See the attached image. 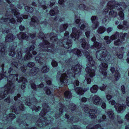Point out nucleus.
<instances>
[{
    "mask_svg": "<svg viewBox=\"0 0 129 129\" xmlns=\"http://www.w3.org/2000/svg\"><path fill=\"white\" fill-rule=\"evenodd\" d=\"M120 76L117 71H116L115 75V81H117L119 78Z\"/></svg>",
    "mask_w": 129,
    "mask_h": 129,
    "instance_id": "nucleus-47",
    "label": "nucleus"
},
{
    "mask_svg": "<svg viewBox=\"0 0 129 129\" xmlns=\"http://www.w3.org/2000/svg\"><path fill=\"white\" fill-rule=\"evenodd\" d=\"M126 105H114V107L118 112H122L125 110Z\"/></svg>",
    "mask_w": 129,
    "mask_h": 129,
    "instance_id": "nucleus-21",
    "label": "nucleus"
},
{
    "mask_svg": "<svg viewBox=\"0 0 129 129\" xmlns=\"http://www.w3.org/2000/svg\"><path fill=\"white\" fill-rule=\"evenodd\" d=\"M39 69L36 67H34L31 69L29 73L30 76H34L37 74L39 71Z\"/></svg>",
    "mask_w": 129,
    "mask_h": 129,
    "instance_id": "nucleus-19",
    "label": "nucleus"
},
{
    "mask_svg": "<svg viewBox=\"0 0 129 129\" xmlns=\"http://www.w3.org/2000/svg\"><path fill=\"white\" fill-rule=\"evenodd\" d=\"M1 21L2 22H6V23H8L9 22V19L2 17L1 18Z\"/></svg>",
    "mask_w": 129,
    "mask_h": 129,
    "instance_id": "nucleus-56",
    "label": "nucleus"
},
{
    "mask_svg": "<svg viewBox=\"0 0 129 129\" xmlns=\"http://www.w3.org/2000/svg\"><path fill=\"white\" fill-rule=\"evenodd\" d=\"M86 6L83 4H80L79 6V8L81 10H83L86 9Z\"/></svg>",
    "mask_w": 129,
    "mask_h": 129,
    "instance_id": "nucleus-53",
    "label": "nucleus"
},
{
    "mask_svg": "<svg viewBox=\"0 0 129 129\" xmlns=\"http://www.w3.org/2000/svg\"><path fill=\"white\" fill-rule=\"evenodd\" d=\"M21 48H19L18 49L17 52V54L16 55V58L17 59H19V62L20 64H22L23 63V60L21 59L22 57V53H21Z\"/></svg>",
    "mask_w": 129,
    "mask_h": 129,
    "instance_id": "nucleus-18",
    "label": "nucleus"
},
{
    "mask_svg": "<svg viewBox=\"0 0 129 129\" xmlns=\"http://www.w3.org/2000/svg\"><path fill=\"white\" fill-rule=\"evenodd\" d=\"M97 95H95L94 96H93L92 98V99L93 100V103H94L96 104L97 103Z\"/></svg>",
    "mask_w": 129,
    "mask_h": 129,
    "instance_id": "nucleus-61",
    "label": "nucleus"
},
{
    "mask_svg": "<svg viewBox=\"0 0 129 129\" xmlns=\"http://www.w3.org/2000/svg\"><path fill=\"white\" fill-rule=\"evenodd\" d=\"M97 104H99V105H105V103H103L102 100L100 98L97 96Z\"/></svg>",
    "mask_w": 129,
    "mask_h": 129,
    "instance_id": "nucleus-48",
    "label": "nucleus"
},
{
    "mask_svg": "<svg viewBox=\"0 0 129 129\" xmlns=\"http://www.w3.org/2000/svg\"><path fill=\"white\" fill-rule=\"evenodd\" d=\"M99 52L101 54V56L98 59L102 61H107L110 58L111 56L109 52H108L106 50L103 49L99 51Z\"/></svg>",
    "mask_w": 129,
    "mask_h": 129,
    "instance_id": "nucleus-7",
    "label": "nucleus"
},
{
    "mask_svg": "<svg viewBox=\"0 0 129 129\" xmlns=\"http://www.w3.org/2000/svg\"><path fill=\"white\" fill-rule=\"evenodd\" d=\"M68 78V77L65 73L61 74L60 72H58L57 73L56 76L57 79L60 80L62 85L61 86L66 84L68 80L67 79Z\"/></svg>",
    "mask_w": 129,
    "mask_h": 129,
    "instance_id": "nucleus-8",
    "label": "nucleus"
},
{
    "mask_svg": "<svg viewBox=\"0 0 129 129\" xmlns=\"http://www.w3.org/2000/svg\"><path fill=\"white\" fill-rule=\"evenodd\" d=\"M70 122H72V123L76 122L78 121H80V119L77 116V118H74L73 117H70Z\"/></svg>",
    "mask_w": 129,
    "mask_h": 129,
    "instance_id": "nucleus-38",
    "label": "nucleus"
},
{
    "mask_svg": "<svg viewBox=\"0 0 129 129\" xmlns=\"http://www.w3.org/2000/svg\"><path fill=\"white\" fill-rule=\"evenodd\" d=\"M9 21L11 23L14 24L16 22L15 20L13 17L9 19Z\"/></svg>",
    "mask_w": 129,
    "mask_h": 129,
    "instance_id": "nucleus-63",
    "label": "nucleus"
},
{
    "mask_svg": "<svg viewBox=\"0 0 129 129\" xmlns=\"http://www.w3.org/2000/svg\"><path fill=\"white\" fill-rule=\"evenodd\" d=\"M105 30V28L103 27H100L97 30V32L100 34L103 33Z\"/></svg>",
    "mask_w": 129,
    "mask_h": 129,
    "instance_id": "nucleus-43",
    "label": "nucleus"
},
{
    "mask_svg": "<svg viewBox=\"0 0 129 129\" xmlns=\"http://www.w3.org/2000/svg\"><path fill=\"white\" fill-rule=\"evenodd\" d=\"M120 116L119 115H117V120L116 121L114 119H114L113 120H111V121H112L113 122V124L115 125H116L117 124V123H121L123 122V121L121 119H120Z\"/></svg>",
    "mask_w": 129,
    "mask_h": 129,
    "instance_id": "nucleus-37",
    "label": "nucleus"
},
{
    "mask_svg": "<svg viewBox=\"0 0 129 129\" xmlns=\"http://www.w3.org/2000/svg\"><path fill=\"white\" fill-rule=\"evenodd\" d=\"M38 21L37 18L36 17H33L31 19V21L30 22V24L32 26L35 27L38 24Z\"/></svg>",
    "mask_w": 129,
    "mask_h": 129,
    "instance_id": "nucleus-24",
    "label": "nucleus"
},
{
    "mask_svg": "<svg viewBox=\"0 0 129 129\" xmlns=\"http://www.w3.org/2000/svg\"><path fill=\"white\" fill-rule=\"evenodd\" d=\"M68 24H62L60 26L59 29L60 32H62L66 30L68 26Z\"/></svg>",
    "mask_w": 129,
    "mask_h": 129,
    "instance_id": "nucleus-28",
    "label": "nucleus"
},
{
    "mask_svg": "<svg viewBox=\"0 0 129 129\" xmlns=\"http://www.w3.org/2000/svg\"><path fill=\"white\" fill-rule=\"evenodd\" d=\"M116 5H117V7L118 6L120 8H119V10L122 11H123L126 7V5L124 3H120V4H116Z\"/></svg>",
    "mask_w": 129,
    "mask_h": 129,
    "instance_id": "nucleus-29",
    "label": "nucleus"
},
{
    "mask_svg": "<svg viewBox=\"0 0 129 129\" xmlns=\"http://www.w3.org/2000/svg\"><path fill=\"white\" fill-rule=\"evenodd\" d=\"M75 90L76 92L79 95L83 94L84 93V91H85L80 87L76 88Z\"/></svg>",
    "mask_w": 129,
    "mask_h": 129,
    "instance_id": "nucleus-31",
    "label": "nucleus"
},
{
    "mask_svg": "<svg viewBox=\"0 0 129 129\" xmlns=\"http://www.w3.org/2000/svg\"><path fill=\"white\" fill-rule=\"evenodd\" d=\"M118 28L119 29H122L123 30H126L124 26H123L122 25L119 24L117 26Z\"/></svg>",
    "mask_w": 129,
    "mask_h": 129,
    "instance_id": "nucleus-59",
    "label": "nucleus"
},
{
    "mask_svg": "<svg viewBox=\"0 0 129 129\" xmlns=\"http://www.w3.org/2000/svg\"><path fill=\"white\" fill-rule=\"evenodd\" d=\"M118 14L121 20H123L124 19V14L122 11H121L119 12Z\"/></svg>",
    "mask_w": 129,
    "mask_h": 129,
    "instance_id": "nucleus-50",
    "label": "nucleus"
},
{
    "mask_svg": "<svg viewBox=\"0 0 129 129\" xmlns=\"http://www.w3.org/2000/svg\"><path fill=\"white\" fill-rule=\"evenodd\" d=\"M96 19V17L95 16H92L91 18V20L93 23L92 27L93 29H95L96 27L97 21Z\"/></svg>",
    "mask_w": 129,
    "mask_h": 129,
    "instance_id": "nucleus-25",
    "label": "nucleus"
},
{
    "mask_svg": "<svg viewBox=\"0 0 129 129\" xmlns=\"http://www.w3.org/2000/svg\"><path fill=\"white\" fill-rule=\"evenodd\" d=\"M14 39L13 35L12 34L10 33L6 36L5 41L6 42H13Z\"/></svg>",
    "mask_w": 129,
    "mask_h": 129,
    "instance_id": "nucleus-17",
    "label": "nucleus"
},
{
    "mask_svg": "<svg viewBox=\"0 0 129 129\" xmlns=\"http://www.w3.org/2000/svg\"><path fill=\"white\" fill-rule=\"evenodd\" d=\"M71 70L75 74H80L81 71V66L79 65L73 66L72 67Z\"/></svg>",
    "mask_w": 129,
    "mask_h": 129,
    "instance_id": "nucleus-14",
    "label": "nucleus"
},
{
    "mask_svg": "<svg viewBox=\"0 0 129 129\" xmlns=\"http://www.w3.org/2000/svg\"><path fill=\"white\" fill-rule=\"evenodd\" d=\"M46 36H49L50 41L52 42H55L58 39L57 35L54 33H51L50 35H49V34H47V35Z\"/></svg>",
    "mask_w": 129,
    "mask_h": 129,
    "instance_id": "nucleus-15",
    "label": "nucleus"
},
{
    "mask_svg": "<svg viewBox=\"0 0 129 129\" xmlns=\"http://www.w3.org/2000/svg\"><path fill=\"white\" fill-rule=\"evenodd\" d=\"M51 65L53 67H56L58 66V63L55 60H53L51 62Z\"/></svg>",
    "mask_w": 129,
    "mask_h": 129,
    "instance_id": "nucleus-54",
    "label": "nucleus"
},
{
    "mask_svg": "<svg viewBox=\"0 0 129 129\" xmlns=\"http://www.w3.org/2000/svg\"><path fill=\"white\" fill-rule=\"evenodd\" d=\"M108 66V65L105 63H102L100 66L101 70L102 71V74L104 76V78H105L106 77L107 73L106 71L107 70Z\"/></svg>",
    "mask_w": 129,
    "mask_h": 129,
    "instance_id": "nucleus-13",
    "label": "nucleus"
},
{
    "mask_svg": "<svg viewBox=\"0 0 129 129\" xmlns=\"http://www.w3.org/2000/svg\"><path fill=\"white\" fill-rule=\"evenodd\" d=\"M102 47V44L101 43H99L97 42V52H100L99 51L102 50L101 49L100 50H98L99 49H101Z\"/></svg>",
    "mask_w": 129,
    "mask_h": 129,
    "instance_id": "nucleus-57",
    "label": "nucleus"
},
{
    "mask_svg": "<svg viewBox=\"0 0 129 129\" xmlns=\"http://www.w3.org/2000/svg\"><path fill=\"white\" fill-rule=\"evenodd\" d=\"M18 74H11L9 75L7 78L8 81L10 83L11 82L13 85V82L15 81H17L18 83L23 82V83L21 87V88L22 89H24L26 87L25 83L26 82V79L23 77H20L18 79Z\"/></svg>",
    "mask_w": 129,
    "mask_h": 129,
    "instance_id": "nucleus-4",
    "label": "nucleus"
},
{
    "mask_svg": "<svg viewBox=\"0 0 129 129\" xmlns=\"http://www.w3.org/2000/svg\"><path fill=\"white\" fill-rule=\"evenodd\" d=\"M25 9L26 11L31 13L33 12L34 11L33 8L28 6L25 7Z\"/></svg>",
    "mask_w": 129,
    "mask_h": 129,
    "instance_id": "nucleus-46",
    "label": "nucleus"
},
{
    "mask_svg": "<svg viewBox=\"0 0 129 129\" xmlns=\"http://www.w3.org/2000/svg\"><path fill=\"white\" fill-rule=\"evenodd\" d=\"M116 5V2L115 0H112L108 2L107 4L108 9H106L104 11V13L106 14L108 11L109 9H112L115 8V5Z\"/></svg>",
    "mask_w": 129,
    "mask_h": 129,
    "instance_id": "nucleus-12",
    "label": "nucleus"
},
{
    "mask_svg": "<svg viewBox=\"0 0 129 129\" xmlns=\"http://www.w3.org/2000/svg\"><path fill=\"white\" fill-rule=\"evenodd\" d=\"M86 57L88 60V64L89 66L87 67L85 69L86 72L89 74V75L90 77H93L94 76V70H91L90 69V67H92L94 66V62L92 60V58L90 54L88 51H85V52Z\"/></svg>",
    "mask_w": 129,
    "mask_h": 129,
    "instance_id": "nucleus-3",
    "label": "nucleus"
},
{
    "mask_svg": "<svg viewBox=\"0 0 129 129\" xmlns=\"http://www.w3.org/2000/svg\"><path fill=\"white\" fill-rule=\"evenodd\" d=\"M66 106H67L68 109L67 107H65L64 105H61V106H59L60 107L58 112L56 111L54 112H52V110L49 109L48 105H42L43 109L39 114L40 116L42 117H40L37 121L36 123V125L39 127H41L46 126L51 123H52L53 119L51 115L49 116V117H45L44 118H43L44 116L47 114H51L56 119H57L61 116L64 111L67 112L71 111L72 112L74 113L75 114H80L79 113H78L79 112L77 110L76 105ZM79 115V116H80Z\"/></svg>",
    "mask_w": 129,
    "mask_h": 129,
    "instance_id": "nucleus-1",
    "label": "nucleus"
},
{
    "mask_svg": "<svg viewBox=\"0 0 129 129\" xmlns=\"http://www.w3.org/2000/svg\"><path fill=\"white\" fill-rule=\"evenodd\" d=\"M106 116L105 115H103L102 117L100 119L98 120V121L99 122H103L105 121L106 119Z\"/></svg>",
    "mask_w": 129,
    "mask_h": 129,
    "instance_id": "nucleus-55",
    "label": "nucleus"
},
{
    "mask_svg": "<svg viewBox=\"0 0 129 129\" xmlns=\"http://www.w3.org/2000/svg\"><path fill=\"white\" fill-rule=\"evenodd\" d=\"M64 96L66 99H70L72 97V94L69 91H66L64 93Z\"/></svg>",
    "mask_w": 129,
    "mask_h": 129,
    "instance_id": "nucleus-33",
    "label": "nucleus"
},
{
    "mask_svg": "<svg viewBox=\"0 0 129 129\" xmlns=\"http://www.w3.org/2000/svg\"><path fill=\"white\" fill-rule=\"evenodd\" d=\"M18 38L19 40L25 39L27 40L28 37L27 35L23 32H20L17 35Z\"/></svg>",
    "mask_w": 129,
    "mask_h": 129,
    "instance_id": "nucleus-22",
    "label": "nucleus"
},
{
    "mask_svg": "<svg viewBox=\"0 0 129 129\" xmlns=\"http://www.w3.org/2000/svg\"><path fill=\"white\" fill-rule=\"evenodd\" d=\"M79 42L82 46V47L84 49H87L89 47V45L87 43L84 39H81L79 41Z\"/></svg>",
    "mask_w": 129,
    "mask_h": 129,
    "instance_id": "nucleus-16",
    "label": "nucleus"
},
{
    "mask_svg": "<svg viewBox=\"0 0 129 129\" xmlns=\"http://www.w3.org/2000/svg\"><path fill=\"white\" fill-rule=\"evenodd\" d=\"M39 69L36 67H34L31 69L29 73L30 76H34L37 74L39 71Z\"/></svg>",
    "mask_w": 129,
    "mask_h": 129,
    "instance_id": "nucleus-20",
    "label": "nucleus"
},
{
    "mask_svg": "<svg viewBox=\"0 0 129 129\" xmlns=\"http://www.w3.org/2000/svg\"><path fill=\"white\" fill-rule=\"evenodd\" d=\"M11 7L12 14H13L17 18V21L18 22H21L23 20V19L21 17H19L20 14L17 11V9L13 5L11 4Z\"/></svg>",
    "mask_w": 129,
    "mask_h": 129,
    "instance_id": "nucleus-9",
    "label": "nucleus"
},
{
    "mask_svg": "<svg viewBox=\"0 0 129 129\" xmlns=\"http://www.w3.org/2000/svg\"><path fill=\"white\" fill-rule=\"evenodd\" d=\"M82 33V32L80 30L77 31L76 28L73 27L72 28L71 37L74 40H75L76 39H78L79 36L81 35Z\"/></svg>",
    "mask_w": 129,
    "mask_h": 129,
    "instance_id": "nucleus-11",
    "label": "nucleus"
},
{
    "mask_svg": "<svg viewBox=\"0 0 129 129\" xmlns=\"http://www.w3.org/2000/svg\"><path fill=\"white\" fill-rule=\"evenodd\" d=\"M27 69V67L26 66L23 65L21 67V69L22 71L23 72H25Z\"/></svg>",
    "mask_w": 129,
    "mask_h": 129,
    "instance_id": "nucleus-58",
    "label": "nucleus"
},
{
    "mask_svg": "<svg viewBox=\"0 0 129 129\" xmlns=\"http://www.w3.org/2000/svg\"><path fill=\"white\" fill-rule=\"evenodd\" d=\"M35 60L36 61L38 62V63L41 65H42L43 63V62L44 61V59L42 58L39 55L38 56L36 57Z\"/></svg>",
    "mask_w": 129,
    "mask_h": 129,
    "instance_id": "nucleus-32",
    "label": "nucleus"
},
{
    "mask_svg": "<svg viewBox=\"0 0 129 129\" xmlns=\"http://www.w3.org/2000/svg\"><path fill=\"white\" fill-rule=\"evenodd\" d=\"M17 121L18 122L19 125H21V126H22V125H23L25 126H28V124L27 123H25V121L24 120H20L19 119L17 120Z\"/></svg>",
    "mask_w": 129,
    "mask_h": 129,
    "instance_id": "nucleus-42",
    "label": "nucleus"
},
{
    "mask_svg": "<svg viewBox=\"0 0 129 129\" xmlns=\"http://www.w3.org/2000/svg\"><path fill=\"white\" fill-rule=\"evenodd\" d=\"M44 90L45 91L47 94L49 95L52 94V92L49 88L45 87V88H44Z\"/></svg>",
    "mask_w": 129,
    "mask_h": 129,
    "instance_id": "nucleus-51",
    "label": "nucleus"
},
{
    "mask_svg": "<svg viewBox=\"0 0 129 129\" xmlns=\"http://www.w3.org/2000/svg\"><path fill=\"white\" fill-rule=\"evenodd\" d=\"M4 87V91L0 92V100L7 96L8 93H12L14 90V85L11 82L8 81Z\"/></svg>",
    "mask_w": 129,
    "mask_h": 129,
    "instance_id": "nucleus-5",
    "label": "nucleus"
},
{
    "mask_svg": "<svg viewBox=\"0 0 129 129\" xmlns=\"http://www.w3.org/2000/svg\"><path fill=\"white\" fill-rule=\"evenodd\" d=\"M11 110L12 112L15 113L16 114H19V110H17L16 107L15 106V105L11 107Z\"/></svg>",
    "mask_w": 129,
    "mask_h": 129,
    "instance_id": "nucleus-40",
    "label": "nucleus"
},
{
    "mask_svg": "<svg viewBox=\"0 0 129 129\" xmlns=\"http://www.w3.org/2000/svg\"><path fill=\"white\" fill-rule=\"evenodd\" d=\"M84 111L85 113L89 114V116L91 118H94L96 117L95 114L96 113L97 110L94 109H89L87 107H85L84 108Z\"/></svg>",
    "mask_w": 129,
    "mask_h": 129,
    "instance_id": "nucleus-10",
    "label": "nucleus"
},
{
    "mask_svg": "<svg viewBox=\"0 0 129 129\" xmlns=\"http://www.w3.org/2000/svg\"><path fill=\"white\" fill-rule=\"evenodd\" d=\"M7 53L5 50V48L3 45L0 46V55L3 56Z\"/></svg>",
    "mask_w": 129,
    "mask_h": 129,
    "instance_id": "nucleus-26",
    "label": "nucleus"
},
{
    "mask_svg": "<svg viewBox=\"0 0 129 129\" xmlns=\"http://www.w3.org/2000/svg\"><path fill=\"white\" fill-rule=\"evenodd\" d=\"M107 114L111 120H113L114 118V115L113 112L112 111H108L107 112Z\"/></svg>",
    "mask_w": 129,
    "mask_h": 129,
    "instance_id": "nucleus-39",
    "label": "nucleus"
},
{
    "mask_svg": "<svg viewBox=\"0 0 129 129\" xmlns=\"http://www.w3.org/2000/svg\"><path fill=\"white\" fill-rule=\"evenodd\" d=\"M71 129H80V128L77 125H75L72 126L71 127Z\"/></svg>",
    "mask_w": 129,
    "mask_h": 129,
    "instance_id": "nucleus-64",
    "label": "nucleus"
},
{
    "mask_svg": "<svg viewBox=\"0 0 129 129\" xmlns=\"http://www.w3.org/2000/svg\"><path fill=\"white\" fill-rule=\"evenodd\" d=\"M90 90L92 93H95L97 91V85H94L90 89Z\"/></svg>",
    "mask_w": 129,
    "mask_h": 129,
    "instance_id": "nucleus-44",
    "label": "nucleus"
},
{
    "mask_svg": "<svg viewBox=\"0 0 129 129\" xmlns=\"http://www.w3.org/2000/svg\"><path fill=\"white\" fill-rule=\"evenodd\" d=\"M79 84V81L76 80L73 83H71L69 84V89L70 90H72L73 89H75V85L76 86H78Z\"/></svg>",
    "mask_w": 129,
    "mask_h": 129,
    "instance_id": "nucleus-23",
    "label": "nucleus"
},
{
    "mask_svg": "<svg viewBox=\"0 0 129 129\" xmlns=\"http://www.w3.org/2000/svg\"><path fill=\"white\" fill-rule=\"evenodd\" d=\"M46 35H47L45 36L43 33L41 31L39 32L38 35V37L39 38H41L43 41V42L40 44V46L42 47L40 51L41 52L43 51L46 52H51L52 51L51 50L48 48H50L49 43L47 41Z\"/></svg>",
    "mask_w": 129,
    "mask_h": 129,
    "instance_id": "nucleus-2",
    "label": "nucleus"
},
{
    "mask_svg": "<svg viewBox=\"0 0 129 129\" xmlns=\"http://www.w3.org/2000/svg\"><path fill=\"white\" fill-rule=\"evenodd\" d=\"M69 34L68 31H66L64 34V39L62 42L61 46H63L64 47L67 49H69L72 46L71 40H68L67 39L69 37Z\"/></svg>",
    "mask_w": 129,
    "mask_h": 129,
    "instance_id": "nucleus-6",
    "label": "nucleus"
},
{
    "mask_svg": "<svg viewBox=\"0 0 129 129\" xmlns=\"http://www.w3.org/2000/svg\"><path fill=\"white\" fill-rule=\"evenodd\" d=\"M58 12L57 8L56 7L50 10L49 12L50 15L52 16L55 15Z\"/></svg>",
    "mask_w": 129,
    "mask_h": 129,
    "instance_id": "nucleus-34",
    "label": "nucleus"
},
{
    "mask_svg": "<svg viewBox=\"0 0 129 129\" xmlns=\"http://www.w3.org/2000/svg\"><path fill=\"white\" fill-rule=\"evenodd\" d=\"M49 68L46 66H45L43 67L41 71L42 72L46 73L49 71Z\"/></svg>",
    "mask_w": 129,
    "mask_h": 129,
    "instance_id": "nucleus-45",
    "label": "nucleus"
},
{
    "mask_svg": "<svg viewBox=\"0 0 129 129\" xmlns=\"http://www.w3.org/2000/svg\"><path fill=\"white\" fill-rule=\"evenodd\" d=\"M122 43V41L120 39H118L114 42V44L115 45L118 46L120 45Z\"/></svg>",
    "mask_w": 129,
    "mask_h": 129,
    "instance_id": "nucleus-49",
    "label": "nucleus"
},
{
    "mask_svg": "<svg viewBox=\"0 0 129 129\" xmlns=\"http://www.w3.org/2000/svg\"><path fill=\"white\" fill-rule=\"evenodd\" d=\"M16 54L15 51L14 50H11L9 53V55L12 57L14 56Z\"/></svg>",
    "mask_w": 129,
    "mask_h": 129,
    "instance_id": "nucleus-52",
    "label": "nucleus"
},
{
    "mask_svg": "<svg viewBox=\"0 0 129 129\" xmlns=\"http://www.w3.org/2000/svg\"><path fill=\"white\" fill-rule=\"evenodd\" d=\"M109 16L110 17L115 18L117 16V12L114 11L110 10L109 13Z\"/></svg>",
    "mask_w": 129,
    "mask_h": 129,
    "instance_id": "nucleus-35",
    "label": "nucleus"
},
{
    "mask_svg": "<svg viewBox=\"0 0 129 129\" xmlns=\"http://www.w3.org/2000/svg\"><path fill=\"white\" fill-rule=\"evenodd\" d=\"M96 43L97 42H94L93 43V45L91 46V48L94 49H96L97 48Z\"/></svg>",
    "mask_w": 129,
    "mask_h": 129,
    "instance_id": "nucleus-62",
    "label": "nucleus"
},
{
    "mask_svg": "<svg viewBox=\"0 0 129 129\" xmlns=\"http://www.w3.org/2000/svg\"><path fill=\"white\" fill-rule=\"evenodd\" d=\"M26 53L24 57V60H28L30 58H31L32 57V54L29 52V51L28 49L26 51Z\"/></svg>",
    "mask_w": 129,
    "mask_h": 129,
    "instance_id": "nucleus-27",
    "label": "nucleus"
},
{
    "mask_svg": "<svg viewBox=\"0 0 129 129\" xmlns=\"http://www.w3.org/2000/svg\"><path fill=\"white\" fill-rule=\"evenodd\" d=\"M119 36V33L117 32H116L115 34L113 35L110 37L111 39L113 40L115 39L118 37Z\"/></svg>",
    "mask_w": 129,
    "mask_h": 129,
    "instance_id": "nucleus-41",
    "label": "nucleus"
},
{
    "mask_svg": "<svg viewBox=\"0 0 129 129\" xmlns=\"http://www.w3.org/2000/svg\"><path fill=\"white\" fill-rule=\"evenodd\" d=\"M30 108H31L33 111L35 110L37 112L41 109V108L38 105H28Z\"/></svg>",
    "mask_w": 129,
    "mask_h": 129,
    "instance_id": "nucleus-30",
    "label": "nucleus"
},
{
    "mask_svg": "<svg viewBox=\"0 0 129 129\" xmlns=\"http://www.w3.org/2000/svg\"><path fill=\"white\" fill-rule=\"evenodd\" d=\"M27 66L31 68L33 67L35 65V63L33 62H30L28 63L27 65Z\"/></svg>",
    "mask_w": 129,
    "mask_h": 129,
    "instance_id": "nucleus-60",
    "label": "nucleus"
},
{
    "mask_svg": "<svg viewBox=\"0 0 129 129\" xmlns=\"http://www.w3.org/2000/svg\"><path fill=\"white\" fill-rule=\"evenodd\" d=\"M73 53H74L76 55H77L79 57L81 56L82 54L80 51L77 48L73 49L72 51Z\"/></svg>",
    "mask_w": 129,
    "mask_h": 129,
    "instance_id": "nucleus-36",
    "label": "nucleus"
}]
</instances>
